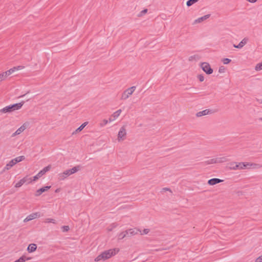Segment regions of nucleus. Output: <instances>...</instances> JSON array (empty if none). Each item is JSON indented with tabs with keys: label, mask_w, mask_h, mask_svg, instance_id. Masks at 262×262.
I'll return each instance as SVG.
<instances>
[{
	"label": "nucleus",
	"mask_w": 262,
	"mask_h": 262,
	"mask_svg": "<svg viewBox=\"0 0 262 262\" xmlns=\"http://www.w3.org/2000/svg\"><path fill=\"white\" fill-rule=\"evenodd\" d=\"M201 67L203 71L208 75H210L213 73V69L208 62H202L201 64Z\"/></svg>",
	"instance_id": "obj_8"
},
{
	"label": "nucleus",
	"mask_w": 262,
	"mask_h": 262,
	"mask_svg": "<svg viewBox=\"0 0 262 262\" xmlns=\"http://www.w3.org/2000/svg\"><path fill=\"white\" fill-rule=\"evenodd\" d=\"M223 181V180L218 178H212L208 181L209 185H214Z\"/></svg>",
	"instance_id": "obj_14"
},
{
	"label": "nucleus",
	"mask_w": 262,
	"mask_h": 262,
	"mask_svg": "<svg viewBox=\"0 0 262 262\" xmlns=\"http://www.w3.org/2000/svg\"><path fill=\"white\" fill-rule=\"evenodd\" d=\"M45 223H53V224H56V221L54 220V219H46L45 221Z\"/></svg>",
	"instance_id": "obj_31"
},
{
	"label": "nucleus",
	"mask_w": 262,
	"mask_h": 262,
	"mask_svg": "<svg viewBox=\"0 0 262 262\" xmlns=\"http://www.w3.org/2000/svg\"><path fill=\"white\" fill-rule=\"evenodd\" d=\"M126 136V131L125 129V126H122L118 134V141H123L125 139Z\"/></svg>",
	"instance_id": "obj_9"
},
{
	"label": "nucleus",
	"mask_w": 262,
	"mask_h": 262,
	"mask_svg": "<svg viewBox=\"0 0 262 262\" xmlns=\"http://www.w3.org/2000/svg\"><path fill=\"white\" fill-rule=\"evenodd\" d=\"M232 167L231 169H243L248 166H251L249 163L248 162H240V163H233L231 164Z\"/></svg>",
	"instance_id": "obj_4"
},
{
	"label": "nucleus",
	"mask_w": 262,
	"mask_h": 262,
	"mask_svg": "<svg viewBox=\"0 0 262 262\" xmlns=\"http://www.w3.org/2000/svg\"><path fill=\"white\" fill-rule=\"evenodd\" d=\"M214 113V111H213L211 110L210 109H206L205 110H203L202 111H200L199 112H198L196 114V116L198 117H202L203 116H205L208 114H211Z\"/></svg>",
	"instance_id": "obj_11"
},
{
	"label": "nucleus",
	"mask_w": 262,
	"mask_h": 262,
	"mask_svg": "<svg viewBox=\"0 0 262 262\" xmlns=\"http://www.w3.org/2000/svg\"><path fill=\"white\" fill-rule=\"evenodd\" d=\"M136 89V87L135 86H133L125 90L122 93L121 99L122 100H125L127 99L129 97V96L133 93V92L135 91Z\"/></svg>",
	"instance_id": "obj_6"
},
{
	"label": "nucleus",
	"mask_w": 262,
	"mask_h": 262,
	"mask_svg": "<svg viewBox=\"0 0 262 262\" xmlns=\"http://www.w3.org/2000/svg\"><path fill=\"white\" fill-rule=\"evenodd\" d=\"M31 257H27L26 256L23 255L14 262H25L26 260L31 259Z\"/></svg>",
	"instance_id": "obj_23"
},
{
	"label": "nucleus",
	"mask_w": 262,
	"mask_h": 262,
	"mask_svg": "<svg viewBox=\"0 0 262 262\" xmlns=\"http://www.w3.org/2000/svg\"><path fill=\"white\" fill-rule=\"evenodd\" d=\"M23 68H24V67H23V66H17V67H13L5 72V77H7V76L11 75V74H12L15 71L18 70H21Z\"/></svg>",
	"instance_id": "obj_13"
},
{
	"label": "nucleus",
	"mask_w": 262,
	"mask_h": 262,
	"mask_svg": "<svg viewBox=\"0 0 262 262\" xmlns=\"http://www.w3.org/2000/svg\"><path fill=\"white\" fill-rule=\"evenodd\" d=\"M247 41L248 39L244 38L237 45H233V47L235 48L241 49L247 43Z\"/></svg>",
	"instance_id": "obj_17"
},
{
	"label": "nucleus",
	"mask_w": 262,
	"mask_h": 262,
	"mask_svg": "<svg viewBox=\"0 0 262 262\" xmlns=\"http://www.w3.org/2000/svg\"><path fill=\"white\" fill-rule=\"evenodd\" d=\"M39 213L38 212L36 213H33L31 214H30L29 216H28L24 220L25 222L26 221H29L32 220L36 219L39 216Z\"/></svg>",
	"instance_id": "obj_15"
},
{
	"label": "nucleus",
	"mask_w": 262,
	"mask_h": 262,
	"mask_svg": "<svg viewBox=\"0 0 262 262\" xmlns=\"http://www.w3.org/2000/svg\"><path fill=\"white\" fill-rule=\"evenodd\" d=\"M210 16V14H207L205 15L202 17H199L198 19H195L194 21L193 24H196V23H200L202 21L207 19V18H209Z\"/></svg>",
	"instance_id": "obj_19"
},
{
	"label": "nucleus",
	"mask_w": 262,
	"mask_h": 262,
	"mask_svg": "<svg viewBox=\"0 0 262 262\" xmlns=\"http://www.w3.org/2000/svg\"><path fill=\"white\" fill-rule=\"evenodd\" d=\"M257 1V0H248V1H249L250 3H255Z\"/></svg>",
	"instance_id": "obj_43"
},
{
	"label": "nucleus",
	"mask_w": 262,
	"mask_h": 262,
	"mask_svg": "<svg viewBox=\"0 0 262 262\" xmlns=\"http://www.w3.org/2000/svg\"><path fill=\"white\" fill-rule=\"evenodd\" d=\"M62 231L63 232H66L70 230V227L69 226H63L61 227Z\"/></svg>",
	"instance_id": "obj_32"
},
{
	"label": "nucleus",
	"mask_w": 262,
	"mask_h": 262,
	"mask_svg": "<svg viewBox=\"0 0 262 262\" xmlns=\"http://www.w3.org/2000/svg\"><path fill=\"white\" fill-rule=\"evenodd\" d=\"M25 159V156H21L11 160L8 164H6V166L4 167V170H9L15 164L24 160Z\"/></svg>",
	"instance_id": "obj_3"
},
{
	"label": "nucleus",
	"mask_w": 262,
	"mask_h": 262,
	"mask_svg": "<svg viewBox=\"0 0 262 262\" xmlns=\"http://www.w3.org/2000/svg\"><path fill=\"white\" fill-rule=\"evenodd\" d=\"M108 121L107 120L104 119L103 120L102 123L101 124V125L102 126L105 125L108 123Z\"/></svg>",
	"instance_id": "obj_40"
},
{
	"label": "nucleus",
	"mask_w": 262,
	"mask_h": 262,
	"mask_svg": "<svg viewBox=\"0 0 262 262\" xmlns=\"http://www.w3.org/2000/svg\"><path fill=\"white\" fill-rule=\"evenodd\" d=\"M222 61L224 64H227L231 61V60L229 58H225L223 59Z\"/></svg>",
	"instance_id": "obj_33"
},
{
	"label": "nucleus",
	"mask_w": 262,
	"mask_h": 262,
	"mask_svg": "<svg viewBox=\"0 0 262 262\" xmlns=\"http://www.w3.org/2000/svg\"><path fill=\"white\" fill-rule=\"evenodd\" d=\"M37 249V245L35 244H29L28 248H27V251L29 253H31L33 252H34Z\"/></svg>",
	"instance_id": "obj_20"
},
{
	"label": "nucleus",
	"mask_w": 262,
	"mask_h": 262,
	"mask_svg": "<svg viewBox=\"0 0 262 262\" xmlns=\"http://www.w3.org/2000/svg\"><path fill=\"white\" fill-rule=\"evenodd\" d=\"M118 237V239L121 240V239H122L123 238H124V237H127V235L125 233V232L123 231V232L120 233V234H119Z\"/></svg>",
	"instance_id": "obj_26"
},
{
	"label": "nucleus",
	"mask_w": 262,
	"mask_h": 262,
	"mask_svg": "<svg viewBox=\"0 0 262 262\" xmlns=\"http://www.w3.org/2000/svg\"><path fill=\"white\" fill-rule=\"evenodd\" d=\"M197 58H198V55H194L191 56L189 57V60L192 61L193 60L196 59Z\"/></svg>",
	"instance_id": "obj_35"
},
{
	"label": "nucleus",
	"mask_w": 262,
	"mask_h": 262,
	"mask_svg": "<svg viewBox=\"0 0 262 262\" xmlns=\"http://www.w3.org/2000/svg\"><path fill=\"white\" fill-rule=\"evenodd\" d=\"M199 1V0H188L186 2V5L188 7H190V6H192L193 4H194V3L198 2Z\"/></svg>",
	"instance_id": "obj_25"
},
{
	"label": "nucleus",
	"mask_w": 262,
	"mask_h": 262,
	"mask_svg": "<svg viewBox=\"0 0 262 262\" xmlns=\"http://www.w3.org/2000/svg\"><path fill=\"white\" fill-rule=\"evenodd\" d=\"M51 187V186H46L38 189L37 190H36L35 195L36 196H39L43 192L48 191Z\"/></svg>",
	"instance_id": "obj_12"
},
{
	"label": "nucleus",
	"mask_w": 262,
	"mask_h": 262,
	"mask_svg": "<svg viewBox=\"0 0 262 262\" xmlns=\"http://www.w3.org/2000/svg\"><path fill=\"white\" fill-rule=\"evenodd\" d=\"M51 168V166L48 165L45 167H44L42 170H41L36 175L33 177V181H35L38 180L39 178L42 177L43 174H45L47 171H48Z\"/></svg>",
	"instance_id": "obj_7"
},
{
	"label": "nucleus",
	"mask_w": 262,
	"mask_h": 262,
	"mask_svg": "<svg viewBox=\"0 0 262 262\" xmlns=\"http://www.w3.org/2000/svg\"><path fill=\"white\" fill-rule=\"evenodd\" d=\"M162 190H163V191H170V192H172V191H171V189H170V188H167V187L163 188L162 189Z\"/></svg>",
	"instance_id": "obj_41"
},
{
	"label": "nucleus",
	"mask_w": 262,
	"mask_h": 262,
	"mask_svg": "<svg viewBox=\"0 0 262 262\" xmlns=\"http://www.w3.org/2000/svg\"><path fill=\"white\" fill-rule=\"evenodd\" d=\"M198 78L199 79V81L201 82H202L204 80V77L202 74L198 75Z\"/></svg>",
	"instance_id": "obj_36"
},
{
	"label": "nucleus",
	"mask_w": 262,
	"mask_h": 262,
	"mask_svg": "<svg viewBox=\"0 0 262 262\" xmlns=\"http://www.w3.org/2000/svg\"><path fill=\"white\" fill-rule=\"evenodd\" d=\"M119 251V249L116 248L104 251L95 258V261H98L101 260H105L107 259L112 256L115 255Z\"/></svg>",
	"instance_id": "obj_1"
},
{
	"label": "nucleus",
	"mask_w": 262,
	"mask_h": 262,
	"mask_svg": "<svg viewBox=\"0 0 262 262\" xmlns=\"http://www.w3.org/2000/svg\"><path fill=\"white\" fill-rule=\"evenodd\" d=\"M127 237H130L133 235H136L139 232H141V230L137 228L129 229L125 231Z\"/></svg>",
	"instance_id": "obj_10"
},
{
	"label": "nucleus",
	"mask_w": 262,
	"mask_h": 262,
	"mask_svg": "<svg viewBox=\"0 0 262 262\" xmlns=\"http://www.w3.org/2000/svg\"><path fill=\"white\" fill-rule=\"evenodd\" d=\"M255 262H262V255L256 259Z\"/></svg>",
	"instance_id": "obj_39"
},
{
	"label": "nucleus",
	"mask_w": 262,
	"mask_h": 262,
	"mask_svg": "<svg viewBox=\"0 0 262 262\" xmlns=\"http://www.w3.org/2000/svg\"><path fill=\"white\" fill-rule=\"evenodd\" d=\"M6 77H5V72H3L0 74V81L3 80Z\"/></svg>",
	"instance_id": "obj_38"
},
{
	"label": "nucleus",
	"mask_w": 262,
	"mask_h": 262,
	"mask_svg": "<svg viewBox=\"0 0 262 262\" xmlns=\"http://www.w3.org/2000/svg\"><path fill=\"white\" fill-rule=\"evenodd\" d=\"M60 188H57L55 190V192H56V193L59 192L60 191Z\"/></svg>",
	"instance_id": "obj_45"
},
{
	"label": "nucleus",
	"mask_w": 262,
	"mask_h": 262,
	"mask_svg": "<svg viewBox=\"0 0 262 262\" xmlns=\"http://www.w3.org/2000/svg\"><path fill=\"white\" fill-rule=\"evenodd\" d=\"M256 100L258 103L262 104V99L256 98Z\"/></svg>",
	"instance_id": "obj_42"
},
{
	"label": "nucleus",
	"mask_w": 262,
	"mask_h": 262,
	"mask_svg": "<svg viewBox=\"0 0 262 262\" xmlns=\"http://www.w3.org/2000/svg\"><path fill=\"white\" fill-rule=\"evenodd\" d=\"M24 184V180L21 179L19 181H18L15 185V187L16 188H18L21 187Z\"/></svg>",
	"instance_id": "obj_27"
},
{
	"label": "nucleus",
	"mask_w": 262,
	"mask_h": 262,
	"mask_svg": "<svg viewBox=\"0 0 262 262\" xmlns=\"http://www.w3.org/2000/svg\"><path fill=\"white\" fill-rule=\"evenodd\" d=\"M71 175L69 169H67L62 173L59 174V179L60 180H64L66 178Z\"/></svg>",
	"instance_id": "obj_16"
},
{
	"label": "nucleus",
	"mask_w": 262,
	"mask_h": 262,
	"mask_svg": "<svg viewBox=\"0 0 262 262\" xmlns=\"http://www.w3.org/2000/svg\"><path fill=\"white\" fill-rule=\"evenodd\" d=\"M24 96H25V95H23L20 96L19 97H24Z\"/></svg>",
	"instance_id": "obj_47"
},
{
	"label": "nucleus",
	"mask_w": 262,
	"mask_h": 262,
	"mask_svg": "<svg viewBox=\"0 0 262 262\" xmlns=\"http://www.w3.org/2000/svg\"><path fill=\"white\" fill-rule=\"evenodd\" d=\"M225 68L224 66H221L219 69V72L220 73H224L225 72Z\"/></svg>",
	"instance_id": "obj_37"
},
{
	"label": "nucleus",
	"mask_w": 262,
	"mask_h": 262,
	"mask_svg": "<svg viewBox=\"0 0 262 262\" xmlns=\"http://www.w3.org/2000/svg\"><path fill=\"white\" fill-rule=\"evenodd\" d=\"M121 110L120 109L115 112V113H114L112 115V117H114L113 120H115L117 118H118L120 115V113H121Z\"/></svg>",
	"instance_id": "obj_24"
},
{
	"label": "nucleus",
	"mask_w": 262,
	"mask_h": 262,
	"mask_svg": "<svg viewBox=\"0 0 262 262\" xmlns=\"http://www.w3.org/2000/svg\"><path fill=\"white\" fill-rule=\"evenodd\" d=\"M23 180H24V183L26 182H28V183H30L33 181V179L31 178H28L27 177H25L22 179Z\"/></svg>",
	"instance_id": "obj_29"
},
{
	"label": "nucleus",
	"mask_w": 262,
	"mask_h": 262,
	"mask_svg": "<svg viewBox=\"0 0 262 262\" xmlns=\"http://www.w3.org/2000/svg\"><path fill=\"white\" fill-rule=\"evenodd\" d=\"M256 71H260L262 70V62L256 64L255 67Z\"/></svg>",
	"instance_id": "obj_30"
},
{
	"label": "nucleus",
	"mask_w": 262,
	"mask_h": 262,
	"mask_svg": "<svg viewBox=\"0 0 262 262\" xmlns=\"http://www.w3.org/2000/svg\"><path fill=\"white\" fill-rule=\"evenodd\" d=\"M88 124V122H85L82 123L79 127H78L73 133L72 134L74 135L75 134H76L77 133H79L81 132L84 127Z\"/></svg>",
	"instance_id": "obj_21"
},
{
	"label": "nucleus",
	"mask_w": 262,
	"mask_h": 262,
	"mask_svg": "<svg viewBox=\"0 0 262 262\" xmlns=\"http://www.w3.org/2000/svg\"><path fill=\"white\" fill-rule=\"evenodd\" d=\"M227 161V158L225 157H219L216 158H213L205 162V163L207 165L215 164V163H223L226 162Z\"/></svg>",
	"instance_id": "obj_5"
},
{
	"label": "nucleus",
	"mask_w": 262,
	"mask_h": 262,
	"mask_svg": "<svg viewBox=\"0 0 262 262\" xmlns=\"http://www.w3.org/2000/svg\"><path fill=\"white\" fill-rule=\"evenodd\" d=\"M113 120H114L113 119H112V118L111 117V118H109V121H108L109 122H112Z\"/></svg>",
	"instance_id": "obj_46"
},
{
	"label": "nucleus",
	"mask_w": 262,
	"mask_h": 262,
	"mask_svg": "<svg viewBox=\"0 0 262 262\" xmlns=\"http://www.w3.org/2000/svg\"><path fill=\"white\" fill-rule=\"evenodd\" d=\"M149 232V229H144L142 231H141V234L144 235V234H147Z\"/></svg>",
	"instance_id": "obj_34"
},
{
	"label": "nucleus",
	"mask_w": 262,
	"mask_h": 262,
	"mask_svg": "<svg viewBox=\"0 0 262 262\" xmlns=\"http://www.w3.org/2000/svg\"><path fill=\"white\" fill-rule=\"evenodd\" d=\"M26 129V126L25 124L21 125L19 128H18L12 135V137H14L16 135L20 134Z\"/></svg>",
	"instance_id": "obj_18"
},
{
	"label": "nucleus",
	"mask_w": 262,
	"mask_h": 262,
	"mask_svg": "<svg viewBox=\"0 0 262 262\" xmlns=\"http://www.w3.org/2000/svg\"><path fill=\"white\" fill-rule=\"evenodd\" d=\"M257 121L262 122V117L258 118L256 119Z\"/></svg>",
	"instance_id": "obj_44"
},
{
	"label": "nucleus",
	"mask_w": 262,
	"mask_h": 262,
	"mask_svg": "<svg viewBox=\"0 0 262 262\" xmlns=\"http://www.w3.org/2000/svg\"><path fill=\"white\" fill-rule=\"evenodd\" d=\"M148 10L147 9H144L142 11H141L138 14V17H141L144 14H145L147 12Z\"/></svg>",
	"instance_id": "obj_28"
},
{
	"label": "nucleus",
	"mask_w": 262,
	"mask_h": 262,
	"mask_svg": "<svg viewBox=\"0 0 262 262\" xmlns=\"http://www.w3.org/2000/svg\"><path fill=\"white\" fill-rule=\"evenodd\" d=\"M81 166L80 165H77L74 167H73L71 169H69L70 172L71 173V175L72 174L75 173L78 171H79L81 169Z\"/></svg>",
	"instance_id": "obj_22"
},
{
	"label": "nucleus",
	"mask_w": 262,
	"mask_h": 262,
	"mask_svg": "<svg viewBox=\"0 0 262 262\" xmlns=\"http://www.w3.org/2000/svg\"><path fill=\"white\" fill-rule=\"evenodd\" d=\"M25 103V101H22L21 102L17 103H15L13 104H11L3 108L0 110V113H11L14 111L18 110L21 108L22 106Z\"/></svg>",
	"instance_id": "obj_2"
}]
</instances>
